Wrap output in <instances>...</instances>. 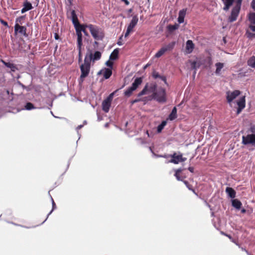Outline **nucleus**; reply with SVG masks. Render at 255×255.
<instances>
[{
    "instance_id": "39448f33",
    "label": "nucleus",
    "mask_w": 255,
    "mask_h": 255,
    "mask_svg": "<svg viewBox=\"0 0 255 255\" xmlns=\"http://www.w3.org/2000/svg\"><path fill=\"white\" fill-rule=\"evenodd\" d=\"M241 4V3L236 2L235 5L232 9L231 15L228 17L229 22H233L237 20L240 11Z\"/></svg>"
},
{
    "instance_id": "dca6fc26",
    "label": "nucleus",
    "mask_w": 255,
    "mask_h": 255,
    "mask_svg": "<svg viewBox=\"0 0 255 255\" xmlns=\"http://www.w3.org/2000/svg\"><path fill=\"white\" fill-rule=\"evenodd\" d=\"M138 18L137 16H134L132 17V18L128 26L127 29H129L130 31H132L133 28L135 27L138 22Z\"/></svg>"
},
{
    "instance_id": "412c9836",
    "label": "nucleus",
    "mask_w": 255,
    "mask_h": 255,
    "mask_svg": "<svg viewBox=\"0 0 255 255\" xmlns=\"http://www.w3.org/2000/svg\"><path fill=\"white\" fill-rule=\"evenodd\" d=\"M76 32L77 35V46H80V45H83L82 31H80L78 29L76 31Z\"/></svg>"
},
{
    "instance_id": "5fc2aeb1",
    "label": "nucleus",
    "mask_w": 255,
    "mask_h": 255,
    "mask_svg": "<svg viewBox=\"0 0 255 255\" xmlns=\"http://www.w3.org/2000/svg\"><path fill=\"white\" fill-rule=\"evenodd\" d=\"M122 1L124 2L127 5H128L129 4V2L128 0H122Z\"/></svg>"
},
{
    "instance_id": "9d476101",
    "label": "nucleus",
    "mask_w": 255,
    "mask_h": 255,
    "mask_svg": "<svg viewBox=\"0 0 255 255\" xmlns=\"http://www.w3.org/2000/svg\"><path fill=\"white\" fill-rule=\"evenodd\" d=\"M102 56V53L100 51H96L94 54L91 53L90 54H86L85 58H87L88 60L90 59V62L92 61L94 62L95 61L99 60L101 59Z\"/></svg>"
},
{
    "instance_id": "1a4fd4ad",
    "label": "nucleus",
    "mask_w": 255,
    "mask_h": 255,
    "mask_svg": "<svg viewBox=\"0 0 255 255\" xmlns=\"http://www.w3.org/2000/svg\"><path fill=\"white\" fill-rule=\"evenodd\" d=\"M241 92L239 90H235L233 92L228 91L226 93V98L227 102L229 103L232 102L235 99H236L240 94Z\"/></svg>"
},
{
    "instance_id": "4be33fe9",
    "label": "nucleus",
    "mask_w": 255,
    "mask_h": 255,
    "mask_svg": "<svg viewBox=\"0 0 255 255\" xmlns=\"http://www.w3.org/2000/svg\"><path fill=\"white\" fill-rule=\"evenodd\" d=\"M119 52V51L118 49L117 48L114 49L110 55V59L111 60H117L118 58Z\"/></svg>"
},
{
    "instance_id": "3c124183",
    "label": "nucleus",
    "mask_w": 255,
    "mask_h": 255,
    "mask_svg": "<svg viewBox=\"0 0 255 255\" xmlns=\"http://www.w3.org/2000/svg\"><path fill=\"white\" fill-rule=\"evenodd\" d=\"M131 31H130L129 29H127V31L125 34V37H127L128 36V35Z\"/></svg>"
},
{
    "instance_id": "c9c22d12",
    "label": "nucleus",
    "mask_w": 255,
    "mask_h": 255,
    "mask_svg": "<svg viewBox=\"0 0 255 255\" xmlns=\"http://www.w3.org/2000/svg\"><path fill=\"white\" fill-rule=\"evenodd\" d=\"M106 64L110 68V69H112L113 68L114 63L110 59L106 62Z\"/></svg>"
},
{
    "instance_id": "473e14b6",
    "label": "nucleus",
    "mask_w": 255,
    "mask_h": 255,
    "mask_svg": "<svg viewBox=\"0 0 255 255\" xmlns=\"http://www.w3.org/2000/svg\"><path fill=\"white\" fill-rule=\"evenodd\" d=\"M184 183L186 186V187L188 188L189 190L192 191L194 193H195V190L193 188L192 185L190 184L187 181L184 180L183 181Z\"/></svg>"
},
{
    "instance_id": "58836bf2",
    "label": "nucleus",
    "mask_w": 255,
    "mask_h": 255,
    "mask_svg": "<svg viewBox=\"0 0 255 255\" xmlns=\"http://www.w3.org/2000/svg\"><path fill=\"white\" fill-rule=\"evenodd\" d=\"M72 22H73V24L74 27L77 26V25H78V24L80 23L78 18H75L74 19H72Z\"/></svg>"
},
{
    "instance_id": "4d7b16f0",
    "label": "nucleus",
    "mask_w": 255,
    "mask_h": 255,
    "mask_svg": "<svg viewBox=\"0 0 255 255\" xmlns=\"http://www.w3.org/2000/svg\"><path fill=\"white\" fill-rule=\"evenodd\" d=\"M188 170L192 173H193L194 172V168L193 167H189L188 168Z\"/></svg>"
},
{
    "instance_id": "6ab92c4d",
    "label": "nucleus",
    "mask_w": 255,
    "mask_h": 255,
    "mask_svg": "<svg viewBox=\"0 0 255 255\" xmlns=\"http://www.w3.org/2000/svg\"><path fill=\"white\" fill-rule=\"evenodd\" d=\"M226 192L231 198H234L236 197V192L232 188L227 187Z\"/></svg>"
},
{
    "instance_id": "6e6d98bb",
    "label": "nucleus",
    "mask_w": 255,
    "mask_h": 255,
    "mask_svg": "<svg viewBox=\"0 0 255 255\" xmlns=\"http://www.w3.org/2000/svg\"><path fill=\"white\" fill-rule=\"evenodd\" d=\"M81 30H82V32H83L85 34V35H88V32L86 31V30L85 29H84V28L83 29H82Z\"/></svg>"
},
{
    "instance_id": "4468645a",
    "label": "nucleus",
    "mask_w": 255,
    "mask_h": 255,
    "mask_svg": "<svg viewBox=\"0 0 255 255\" xmlns=\"http://www.w3.org/2000/svg\"><path fill=\"white\" fill-rule=\"evenodd\" d=\"M194 47V44L192 40H188L187 41L186 44V50L188 53H191L193 51Z\"/></svg>"
},
{
    "instance_id": "a878e982",
    "label": "nucleus",
    "mask_w": 255,
    "mask_h": 255,
    "mask_svg": "<svg viewBox=\"0 0 255 255\" xmlns=\"http://www.w3.org/2000/svg\"><path fill=\"white\" fill-rule=\"evenodd\" d=\"M216 67V73L219 74L220 73L221 69L224 67V64L222 63L218 62L215 64Z\"/></svg>"
},
{
    "instance_id": "72a5a7b5",
    "label": "nucleus",
    "mask_w": 255,
    "mask_h": 255,
    "mask_svg": "<svg viewBox=\"0 0 255 255\" xmlns=\"http://www.w3.org/2000/svg\"><path fill=\"white\" fill-rule=\"evenodd\" d=\"M24 18V16H21L16 18L15 20V24H22V20H23Z\"/></svg>"
},
{
    "instance_id": "680f3d73",
    "label": "nucleus",
    "mask_w": 255,
    "mask_h": 255,
    "mask_svg": "<svg viewBox=\"0 0 255 255\" xmlns=\"http://www.w3.org/2000/svg\"><path fill=\"white\" fill-rule=\"evenodd\" d=\"M246 210L245 209H242L241 210V213H245L246 212Z\"/></svg>"
},
{
    "instance_id": "20e7f679",
    "label": "nucleus",
    "mask_w": 255,
    "mask_h": 255,
    "mask_svg": "<svg viewBox=\"0 0 255 255\" xmlns=\"http://www.w3.org/2000/svg\"><path fill=\"white\" fill-rule=\"evenodd\" d=\"M142 82V78L141 77L136 78L132 84L131 86L129 87L125 91V96L128 97H130L132 94L133 92L135 91L140 85H141Z\"/></svg>"
},
{
    "instance_id": "bf43d9fd",
    "label": "nucleus",
    "mask_w": 255,
    "mask_h": 255,
    "mask_svg": "<svg viewBox=\"0 0 255 255\" xmlns=\"http://www.w3.org/2000/svg\"><path fill=\"white\" fill-rule=\"evenodd\" d=\"M82 25H84V29H86V28H88L89 29V26L90 24H82Z\"/></svg>"
},
{
    "instance_id": "c03bdc74",
    "label": "nucleus",
    "mask_w": 255,
    "mask_h": 255,
    "mask_svg": "<svg viewBox=\"0 0 255 255\" xmlns=\"http://www.w3.org/2000/svg\"><path fill=\"white\" fill-rule=\"evenodd\" d=\"M163 128H164V127H163V126L161 125V124L158 125L157 127V129L158 132H160Z\"/></svg>"
},
{
    "instance_id": "0eeeda50",
    "label": "nucleus",
    "mask_w": 255,
    "mask_h": 255,
    "mask_svg": "<svg viewBox=\"0 0 255 255\" xmlns=\"http://www.w3.org/2000/svg\"><path fill=\"white\" fill-rule=\"evenodd\" d=\"M171 157V159L169 161V162L173 163L174 164H178L179 162H184L186 160V157H183L182 153L177 154L176 152L169 155Z\"/></svg>"
},
{
    "instance_id": "0e129e2a",
    "label": "nucleus",
    "mask_w": 255,
    "mask_h": 255,
    "mask_svg": "<svg viewBox=\"0 0 255 255\" xmlns=\"http://www.w3.org/2000/svg\"><path fill=\"white\" fill-rule=\"evenodd\" d=\"M236 2H237L239 3H242V0H237V1H236Z\"/></svg>"
},
{
    "instance_id": "ddd939ff",
    "label": "nucleus",
    "mask_w": 255,
    "mask_h": 255,
    "mask_svg": "<svg viewBox=\"0 0 255 255\" xmlns=\"http://www.w3.org/2000/svg\"><path fill=\"white\" fill-rule=\"evenodd\" d=\"M23 7L22 8L21 11L22 13L25 12L27 11L31 10L33 8L32 4L27 0H24L23 3Z\"/></svg>"
},
{
    "instance_id": "423d86ee",
    "label": "nucleus",
    "mask_w": 255,
    "mask_h": 255,
    "mask_svg": "<svg viewBox=\"0 0 255 255\" xmlns=\"http://www.w3.org/2000/svg\"><path fill=\"white\" fill-rule=\"evenodd\" d=\"M175 42L173 41L168 43L167 45L162 47L160 50L155 54V57L159 58L165 52L171 51L174 47Z\"/></svg>"
},
{
    "instance_id": "13d9d810",
    "label": "nucleus",
    "mask_w": 255,
    "mask_h": 255,
    "mask_svg": "<svg viewBox=\"0 0 255 255\" xmlns=\"http://www.w3.org/2000/svg\"><path fill=\"white\" fill-rule=\"evenodd\" d=\"M54 37H55V39L56 40H58L59 38V36L58 34L56 33H55V34H54Z\"/></svg>"
},
{
    "instance_id": "a211bd4d",
    "label": "nucleus",
    "mask_w": 255,
    "mask_h": 255,
    "mask_svg": "<svg viewBox=\"0 0 255 255\" xmlns=\"http://www.w3.org/2000/svg\"><path fill=\"white\" fill-rule=\"evenodd\" d=\"M232 204L234 208L238 210L240 209L242 205L241 202L237 199L232 200Z\"/></svg>"
},
{
    "instance_id": "f3484780",
    "label": "nucleus",
    "mask_w": 255,
    "mask_h": 255,
    "mask_svg": "<svg viewBox=\"0 0 255 255\" xmlns=\"http://www.w3.org/2000/svg\"><path fill=\"white\" fill-rule=\"evenodd\" d=\"M186 9H183L179 11V15L178 17V21L179 23H182L184 22V17L186 15Z\"/></svg>"
},
{
    "instance_id": "09e8293b",
    "label": "nucleus",
    "mask_w": 255,
    "mask_h": 255,
    "mask_svg": "<svg viewBox=\"0 0 255 255\" xmlns=\"http://www.w3.org/2000/svg\"><path fill=\"white\" fill-rule=\"evenodd\" d=\"M252 8L255 11V0H253L251 4Z\"/></svg>"
},
{
    "instance_id": "e2e57ef3",
    "label": "nucleus",
    "mask_w": 255,
    "mask_h": 255,
    "mask_svg": "<svg viewBox=\"0 0 255 255\" xmlns=\"http://www.w3.org/2000/svg\"><path fill=\"white\" fill-rule=\"evenodd\" d=\"M169 155H163V156H162V157H164V158H168V157H170V156H169Z\"/></svg>"
},
{
    "instance_id": "864d4df0",
    "label": "nucleus",
    "mask_w": 255,
    "mask_h": 255,
    "mask_svg": "<svg viewBox=\"0 0 255 255\" xmlns=\"http://www.w3.org/2000/svg\"><path fill=\"white\" fill-rule=\"evenodd\" d=\"M160 79H161L162 81H163L165 83H166V78L165 76H160V77H159Z\"/></svg>"
},
{
    "instance_id": "e433bc0d",
    "label": "nucleus",
    "mask_w": 255,
    "mask_h": 255,
    "mask_svg": "<svg viewBox=\"0 0 255 255\" xmlns=\"http://www.w3.org/2000/svg\"><path fill=\"white\" fill-rule=\"evenodd\" d=\"M74 27L75 28L76 31H77V30L78 29L80 31H82L81 30L84 28V25H82V24L79 23V24H78V25L75 26Z\"/></svg>"
},
{
    "instance_id": "37998d69",
    "label": "nucleus",
    "mask_w": 255,
    "mask_h": 255,
    "mask_svg": "<svg viewBox=\"0 0 255 255\" xmlns=\"http://www.w3.org/2000/svg\"><path fill=\"white\" fill-rule=\"evenodd\" d=\"M0 22L2 24L4 25L5 26L8 27V23L6 21L3 20L2 19L0 18Z\"/></svg>"
},
{
    "instance_id": "b1692460",
    "label": "nucleus",
    "mask_w": 255,
    "mask_h": 255,
    "mask_svg": "<svg viewBox=\"0 0 255 255\" xmlns=\"http://www.w3.org/2000/svg\"><path fill=\"white\" fill-rule=\"evenodd\" d=\"M112 74V70L110 68H105L104 72V77L106 79H109Z\"/></svg>"
},
{
    "instance_id": "4c0bfd02",
    "label": "nucleus",
    "mask_w": 255,
    "mask_h": 255,
    "mask_svg": "<svg viewBox=\"0 0 255 255\" xmlns=\"http://www.w3.org/2000/svg\"><path fill=\"white\" fill-rule=\"evenodd\" d=\"M246 34L247 35V37L249 38H255V33L247 31Z\"/></svg>"
},
{
    "instance_id": "8fccbe9b",
    "label": "nucleus",
    "mask_w": 255,
    "mask_h": 255,
    "mask_svg": "<svg viewBox=\"0 0 255 255\" xmlns=\"http://www.w3.org/2000/svg\"><path fill=\"white\" fill-rule=\"evenodd\" d=\"M249 28L253 31H255V25L254 24H250L249 25Z\"/></svg>"
},
{
    "instance_id": "49530a36",
    "label": "nucleus",
    "mask_w": 255,
    "mask_h": 255,
    "mask_svg": "<svg viewBox=\"0 0 255 255\" xmlns=\"http://www.w3.org/2000/svg\"><path fill=\"white\" fill-rule=\"evenodd\" d=\"M122 39H123V35H122V36L120 37V38H119V40H118V42H117V44H118L119 45H120H120H122L123 44V42H122Z\"/></svg>"
},
{
    "instance_id": "774afa93",
    "label": "nucleus",
    "mask_w": 255,
    "mask_h": 255,
    "mask_svg": "<svg viewBox=\"0 0 255 255\" xmlns=\"http://www.w3.org/2000/svg\"><path fill=\"white\" fill-rule=\"evenodd\" d=\"M70 4L72 3V1L73 0H68Z\"/></svg>"
},
{
    "instance_id": "c756f323",
    "label": "nucleus",
    "mask_w": 255,
    "mask_h": 255,
    "mask_svg": "<svg viewBox=\"0 0 255 255\" xmlns=\"http://www.w3.org/2000/svg\"><path fill=\"white\" fill-rule=\"evenodd\" d=\"M147 90H148V84H146V85L145 86V87L142 89V90L138 94L137 96L140 97L143 95H145L146 93Z\"/></svg>"
},
{
    "instance_id": "69168bd1",
    "label": "nucleus",
    "mask_w": 255,
    "mask_h": 255,
    "mask_svg": "<svg viewBox=\"0 0 255 255\" xmlns=\"http://www.w3.org/2000/svg\"><path fill=\"white\" fill-rule=\"evenodd\" d=\"M148 66H149V64H146L145 66H144V69H146V68Z\"/></svg>"
},
{
    "instance_id": "9b49d317",
    "label": "nucleus",
    "mask_w": 255,
    "mask_h": 255,
    "mask_svg": "<svg viewBox=\"0 0 255 255\" xmlns=\"http://www.w3.org/2000/svg\"><path fill=\"white\" fill-rule=\"evenodd\" d=\"M238 108L237 109V114H239L245 108L246 106L245 96L241 97L237 102Z\"/></svg>"
},
{
    "instance_id": "7ed1b4c3",
    "label": "nucleus",
    "mask_w": 255,
    "mask_h": 255,
    "mask_svg": "<svg viewBox=\"0 0 255 255\" xmlns=\"http://www.w3.org/2000/svg\"><path fill=\"white\" fill-rule=\"evenodd\" d=\"M153 98L159 103H165L166 101L165 89L159 88L156 92L153 93Z\"/></svg>"
},
{
    "instance_id": "2f4dec72",
    "label": "nucleus",
    "mask_w": 255,
    "mask_h": 255,
    "mask_svg": "<svg viewBox=\"0 0 255 255\" xmlns=\"http://www.w3.org/2000/svg\"><path fill=\"white\" fill-rule=\"evenodd\" d=\"M25 108L27 110H30L34 109L35 108L34 107V105L32 103L28 102L26 104L25 106Z\"/></svg>"
},
{
    "instance_id": "de8ad7c7",
    "label": "nucleus",
    "mask_w": 255,
    "mask_h": 255,
    "mask_svg": "<svg viewBox=\"0 0 255 255\" xmlns=\"http://www.w3.org/2000/svg\"><path fill=\"white\" fill-rule=\"evenodd\" d=\"M223 234L224 235H225L226 236H227V237H228L230 239V240H231L233 242L236 243L235 240L233 239V238L232 237V236L231 235H227V234H225V233H223Z\"/></svg>"
},
{
    "instance_id": "052dcab7",
    "label": "nucleus",
    "mask_w": 255,
    "mask_h": 255,
    "mask_svg": "<svg viewBox=\"0 0 255 255\" xmlns=\"http://www.w3.org/2000/svg\"><path fill=\"white\" fill-rule=\"evenodd\" d=\"M161 125L163 126V127H164V126L166 125V122L165 121H163L161 124H160Z\"/></svg>"
},
{
    "instance_id": "f257e3e1",
    "label": "nucleus",
    "mask_w": 255,
    "mask_h": 255,
    "mask_svg": "<svg viewBox=\"0 0 255 255\" xmlns=\"http://www.w3.org/2000/svg\"><path fill=\"white\" fill-rule=\"evenodd\" d=\"M89 30L93 38L96 40H102L105 37L104 30L97 25L90 24Z\"/></svg>"
},
{
    "instance_id": "338daca9",
    "label": "nucleus",
    "mask_w": 255,
    "mask_h": 255,
    "mask_svg": "<svg viewBox=\"0 0 255 255\" xmlns=\"http://www.w3.org/2000/svg\"><path fill=\"white\" fill-rule=\"evenodd\" d=\"M94 44L97 45L98 44V42L97 41H95Z\"/></svg>"
},
{
    "instance_id": "a18cd8bd",
    "label": "nucleus",
    "mask_w": 255,
    "mask_h": 255,
    "mask_svg": "<svg viewBox=\"0 0 255 255\" xmlns=\"http://www.w3.org/2000/svg\"><path fill=\"white\" fill-rule=\"evenodd\" d=\"M52 209L50 211V212L49 213V214H51V212L53 211V210H54L55 209V208H56V204H55V203L53 198H52Z\"/></svg>"
},
{
    "instance_id": "a19ab883",
    "label": "nucleus",
    "mask_w": 255,
    "mask_h": 255,
    "mask_svg": "<svg viewBox=\"0 0 255 255\" xmlns=\"http://www.w3.org/2000/svg\"><path fill=\"white\" fill-rule=\"evenodd\" d=\"M152 76L155 79L159 78V77H160V75L156 72H154L153 73Z\"/></svg>"
},
{
    "instance_id": "5701e85b",
    "label": "nucleus",
    "mask_w": 255,
    "mask_h": 255,
    "mask_svg": "<svg viewBox=\"0 0 255 255\" xmlns=\"http://www.w3.org/2000/svg\"><path fill=\"white\" fill-rule=\"evenodd\" d=\"M177 118V109L176 107H174L169 115V119L170 121H173Z\"/></svg>"
},
{
    "instance_id": "aec40b11",
    "label": "nucleus",
    "mask_w": 255,
    "mask_h": 255,
    "mask_svg": "<svg viewBox=\"0 0 255 255\" xmlns=\"http://www.w3.org/2000/svg\"><path fill=\"white\" fill-rule=\"evenodd\" d=\"M225 4L223 9L224 10H229L230 6L232 5L234 0H222Z\"/></svg>"
},
{
    "instance_id": "2eb2a0df",
    "label": "nucleus",
    "mask_w": 255,
    "mask_h": 255,
    "mask_svg": "<svg viewBox=\"0 0 255 255\" xmlns=\"http://www.w3.org/2000/svg\"><path fill=\"white\" fill-rule=\"evenodd\" d=\"M111 102L107 100H104L102 102V110L105 112L108 113L109 111L111 105Z\"/></svg>"
},
{
    "instance_id": "79ce46f5",
    "label": "nucleus",
    "mask_w": 255,
    "mask_h": 255,
    "mask_svg": "<svg viewBox=\"0 0 255 255\" xmlns=\"http://www.w3.org/2000/svg\"><path fill=\"white\" fill-rule=\"evenodd\" d=\"M114 95V92L110 94V95L106 99L108 101H110L112 102Z\"/></svg>"
},
{
    "instance_id": "603ef678",
    "label": "nucleus",
    "mask_w": 255,
    "mask_h": 255,
    "mask_svg": "<svg viewBox=\"0 0 255 255\" xmlns=\"http://www.w3.org/2000/svg\"><path fill=\"white\" fill-rule=\"evenodd\" d=\"M140 101H141L140 99H136L132 101L131 102V103L132 104H133L136 103L137 102H139Z\"/></svg>"
},
{
    "instance_id": "bb28decb",
    "label": "nucleus",
    "mask_w": 255,
    "mask_h": 255,
    "mask_svg": "<svg viewBox=\"0 0 255 255\" xmlns=\"http://www.w3.org/2000/svg\"><path fill=\"white\" fill-rule=\"evenodd\" d=\"M179 27L178 24H175L174 25L169 24L167 26V29L169 32H172L174 30L177 29Z\"/></svg>"
},
{
    "instance_id": "f03ea898",
    "label": "nucleus",
    "mask_w": 255,
    "mask_h": 255,
    "mask_svg": "<svg viewBox=\"0 0 255 255\" xmlns=\"http://www.w3.org/2000/svg\"><path fill=\"white\" fill-rule=\"evenodd\" d=\"M80 68L81 72L80 78L82 82L89 74L91 69L90 59L88 60L87 58H85L84 63L80 66Z\"/></svg>"
},
{
    "instance_id": "393cba45",
    "label": "nucleus",
    "mask_w": 255,
    "mask_h": 255,
    "mask_svg": "<svg viewBox=\"0 0 255 255\" xmlns=\"http://www.w3.org/2000/svg\"><path fill=\"white\" fill-rule=\"evenodd\" d=\"M248 65L255 69V56L251 57L248 61Z\"/></svg>"
},
{
    "instance_id": "c85d7f7f",
    "label": "nucleus",
    "mask_w": 255,
    "mask_h": 255,
    "mask_svg": "<svg viewBox=\"0 0 255 255\" xmlns=\"http://www.w3.org/2000/svg\"><path fill=\"white\" fill-rule=\"evenodd\" d=\"M82 45L77 46V49L78 50V62L80 63L82 60Z\"/></svg>"
},
{
    "instance_id": "7c9ffc66",
    "label": "nucleus",
    "mask_w": 255,
    "mask_h": 255,
    "mask_svg": "<svg viewBox=\"0 0 255 255\" xmlns=\"http://www.w3.org/2000/svg\"><path fill=\"white\" fill-rule=\"evenodd\" d=\"M182 171V169H178L176 170L175 173L174 174V176L176 177V179L179 181H182V179L181 178V177L179 175L180 173H181Z\"/></svg>"
},
{
    "instance_id": "6e6552de",
    "label": "nucleus",
    "mask_w": 255,
    "mask_h": 255,
    "mask_svg": "<svg viewBox=\"0 0 255 255\" xmlns=\"http://www.w3.org/2000/svg\"><path fill=\"white\" fill-rule=\"evenodd\" d=\"M242 143L244 145L251 144L255 145V134H248L247 136H242Z\"/></svg>"
},
{
    "instance_id": "cd10ccee",
    "label": "nucleus",
    "mask_w": 255,
    "mask_h": 255,
    "mask_svg": "<svg viewBox=\"0 0 255 255\" xmlns=\"http://www.w3.org/2000/svg\"><path fill=\"white\" fill-rule=\"evenodd\" d=\"M249 19L250 23L252 24H255V13H250L249 15Z\"/></svg>"
},
{
    "instance_id": "f704fd0d",
    "label": "nucleus",
    "mask_w": 255,
    "mask_h": 255,
    "mask_svg": "<svg viewBox=\"0 0 255 255\" xmlns=\"http://www.w3.org/2000/svg\"><path fill=\"white\" fill-rule=\"evenodd\" d=\"M1 62L3 63V64L6 66L8 68H12L14 67V65L13 64L10 63L9 62H6L3 60H1Z\"/></svg>"
},
{
    "instance_id": "f8f14e48",
    "label": "nucleus",
    "mask_w": 255,
    "mask_h": 255,
    "mask_svg": "<svg viewBox=\"0 0 255 255\" xmlns=\"http://www.w3.org/2000/svg\"><path fill=\"white\" fill-rule=\"evenodd\" d=\"M14 32L16 34L17 33L27 36L26 27L24 26H20L19 24H15L14 25Z\"/></svg>"
},
{
    "instance_id": "ea45409f",
    "label": "nucleus",
    "mask_w": 255,
    "mask_h": 255,
    "mask_svg": "<svg viewBox=\"0 0 255 255\" xmlns=\"http://www.w3.org/2000/svg\"><path fill=\"white\" fill-rule=\"evenodd\" d=\"M71 19H74L75 18H78L75 10H72L71 11Z\"/></svg>"
}]
</instances>
